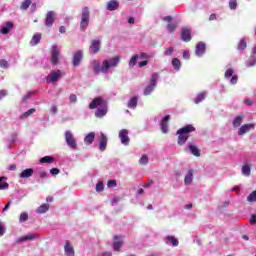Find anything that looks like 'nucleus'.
I'll use <instances>...</instances> for the list:
<instances>
[{"label": "nucleus", "instance_id": "f257e3e1", "mask_svg": "<svg viewBox=\"0 0 256 256\" xmlns=\"http://www.w3.org/2000/svg\"><path fill=\"white\" fill-rule=\"evenodd\" d=\"M119 63H121V58L115 56L103 60L102 64L99 60H92L90 61L89 67L92 69L94 75H99V73H109V69H115Z\"/></svg>", "mask_w": 256, "mask_h": 256}, {"label": "nucleus", "instance_id": "f03ea898", "mask_svg": "<svg viewBox=\"0 0 256 256\" xmlns=\"http://www.w3.org/2000/svg\"><path fill=\"white\" fill-rule=\"evenodd\" d=\"M89 109H96L95 117L101 119L107 115L109 106L103 97H96L92 100V103L89 104Z\"/></svg>", "mask_w": 256, "mask_h": 256}, {"label": "nucleus", "instance_id": "7ed1b4c3", "mask_svg": "<svg viewBox=\"0 0 256 256\" xmlns=\"http://www.w3.org/2000/svg\"><path fill=\"white\" fill-rule=\"evenodd\" d=\"M91 19V11L89 10V7L82 8L81 12V18H80V31H87V28L89 27V21Z\"/></svg>", "mask_w": 256, "mask_h": 256}, {"label": "nucleus", "instance_id": "20e7f679", "mask_svg": "<svg viewBox=\"0 0 256 256\" xmlns=\"http://www.w3.org/2000/svg\"><path fill=\"white\" fill-rule=\"evenodd\" d=\"M159 80V74L158 73H153L151 77L149 78V83L148 85L144 88L143 90V95L145 97L151 95L157 87V81Z\"/></svg>", "mask_w": 256, "mask_h": 256}, {"label": "nucleus", "instance_id": "39448f33", "mask_svg": "<svg viewBox=\"0 0 256 256\" xmlns=\"http://www.w3.org/2000/svg\"><path fill=\"white\" fill-rule=\"evenodd\" d=\"M64 139L66 141V145L70 148L76 151L77 149V140L75 139V136L73 135V132L71 130H67L64 134Z\"/></svg>", "mask_w": 256, "mask_h": 256}, {"label": "nucleus", "instance_id": "423d86ee", "mask_svg": "<svg viewBox=\"0 0 256 256\" xmlns=\"http://www.w3.org/2000/svg\"><path fill=\"white\" fill-rule=\"evenodd\" d=\"M63 75H65V73H63V71L54 70V71L50 72V74H48V76L46 77V82L47 83H57V81H59V79H61V77H63Z\"/></svg>", "mask_w": 256, "mask_h": 256}, {"label": "nucleus", "instance_id": "0eeeda50", "mask_svg": "<svg viewBox=\"0 0 256 256\" xmlns=\"http://www.w3.org/2000/svg\"><path fill=\"white\" fill-rule=\"evenodd\" d=\"M235 70L233 68H228L225 71L224 78L230 79V85H237V82L239 81V76L237 74H234Z\"/></svg>", "mask_w": 256, "mask_h": 256}, {"label": "nucleus", "instance_id": "6e6552de", "mask_svg": "<svg viewBox=\"0 0 256 256\" xmlns=\"http://www.w3.org/2000/svg\"><path fill=\"white\" fill-rule=\"evenodd\" d=\"M59 57H61V51L59 50V46L53 45L51 51V63L52 65H59Z\"/></svg>", "mask_w": 256, "mask_h": 256}, {"label": "nucleus", "instance_id": "1a4fd4ad", "mask_svg": "<svg viewBox=\"0 0 256 256\" xmlns=\"http://www.w3.org/2000/svg\"><path fill=\"white\" fill-rule=\"evenodd\" d=\"M253 130H255L254 123L244 124V125L240 126V128L238 129V135H239V137H243V135H245Z\"/></svg>", "mask_w": 256, "mask_h": 256}, {"label": "nucleus", "instance_id": "9d476101", "mask_svg": "<svg viewBox=\"0 0 256 256\" xmlns=\"http://www.w3.org/2000/svg\"><path fill=\"white\" fill-rule=\"evenodd\" d=\"M119 139L122 145H125V147H127V145H129V143L131 142V138H129V131L127 129L120 130Z\"/></svg>", "mask_w": 256, "mask_h": 256}, {"label": "nucleus", "instance_id": "9b49d317", "mask_svg": "<svg viewBox=\"0 0 256 256\" xmlns=\"http://www.w3.org/2000/svg\"><path fill=\"white\" fill-rule=\"evenodd\" d=\"M81 61H83V50H77L73 55L72 64L74 67H79Z\"/></svg>", "mask_w": 256, "mask_h": 256}, {"label": "nucleus", "instance_id": "f8f14e48", "mask_svg": "<svg viewBox=\"0 0 256 256\" xmlns=\"http://www.w3.org/2000/svg\"><path fill=\"white\" fill-rule=\"evenodd\" d=\"M99 51H101V40L99 39L92 40L90 45V53L92 55H97Z\"/></svg>", "mask_w": 256, "mask_h": 256}, {"label": "nucleus", "instance_id": "ddd939ff", "mask_svg": "<svg viewBox=\"0 0 256 256\" xmlns=\"http://www.w3.org/2000/svg\"><path fill=\"white\" fill-rule=\"evenodd\" d=\"M171 120L170 115H166L162 118L160 122V128L162 133H169V121Z\"/></svg>", "mask_w": 256, "mask_h": 256}, {"label": "nucleus", "instance_id": "4468645a", "mask_svg": "<svg viewBox=\"0 0 256 256\" xmlns=\"http://www.w3.org/2000/svg\"><path fill=\"white\" fill-rule=\"evenodd\" d=\"M206 50L207 45L204 42H198L195 48L196 57H203Z\"/></svg>", "mask_w": 256, "mask_h": 256}, {"label": "nucleus", "instance_id": "2eb2a0df", "mask_svg": "<svg viewBox=\"0 0 256 256\" xmlns=\"http://www.w3.org/2000/svg\"><path fill=\"white\" fill-rule=\"evenodd\" d=\"M53 23H55V11L50 10L46 14L45 25L46 27H53Z\"/></svg>", "mask_w": 256, "mask_h": 256}, {"label": "nucleus", "instance_id": "dca6fc26", "mask_svg": "<svg viewBox=\"0 0 256 256\" xmlns=\"http://www.w3.org/2000/svg\"><path fill=\"white\" fill-rule=\"evenodd\" d=\"M181 39L185 43H189V41H191V30H190V28H187V27L182 28Z\"/></svg>", "mask_w": 256, "mask_h": 256}, {"label": "nucleus", "instance_id": "f3484780", "mask_svg": "<svg viewBox=\"0 0 256 256\" xmlns=\"http://www.w3.org/2000/svg\"><path fill=\"white\" fill-rule=\"evenodd\" d=\"M166 245H172V247H179V240L175 236L168 235L164 238Z\"/></svg>", "mask_w": 256, "mask_h": 256}, {"label": "nucleus", "instance_id": "a211bd4d", "mask_svg": "<svg viewBox=\"0 0 256 256\" xmlns=\"http://www.w3.org/2000/svg\"><path fill=\"white\" fill-rule=\"evenodd\" d=\"M13 27H15L13 22H6V24L4 26H2L0 33L2 35H9V33H11V30L13 29Z\"/></svg>", "mask_w": 256, "mask_h": 256}, {"label": "nucleus", "instance_id": "6ab92c4d", "mask_svg": "<svg viewBox=\"0 0 256 256\" xmlns=\"http://www.w3.org/2000/svg\"><path fill=\"white\" fill-rule=\"evenodd\" d=\"M207 91L200 92L196 95V97L193 99L195 105H199V103H203L205 99H207Z\"/></svg>", "mask_w": 256, "mask_h": 256}, {"label": "nucleus", "instance_id": "aec40b11", "mask_svg": "<svg viewBox=\"0 0 256 256\" xmlns=\"http://www.w3.org/2000/svg\"><path fill=\"white\" fill-rule=\"evenodd\" d=\"M35 239H39V235L37 234H27L23 237H20L16 240V243H23V241H33Z\"/></svg>", "mask_w": 256, "mask_h": 256}, {"label": "nucleus", "instance_id": "412c9836", "mask_svg": "<svg viewBox=\"0 0 256 256\" xmlns=\"http://www.w3.org/2000/svg\"><path fill=\"white\" fill-rule=\"evenodd\" d=\"M99 149L101 151H105V149H107V136L103 134V132L100 133L99 137Z\"/></svg>", "mask_w": 256, "mask_h": 256}, {"label": "nucleus", "instance_id": "4be33fe9", "mask_svg": "<svg viewBox=\"0 0 256 256\" xmlns=\"http://www.w3.org/2000/svg\"><path fill=\"white\" fill-rule=\"evenodd\" d=\"M193 131H195V128L193 127V125L188 124V125L180 128L176 133H182L186 136H189V133H193Z\"/></svg>", "mask_w": 256, "mask_h": 256}, {"label": "nucleus", "instance_id": "5701e85b", "mask_svg": "<svg viewBox=\"0 0 256 256\" xmlns=\"http://www.w3.org/2000/svg\"><path fill=\"white\" fill-rule=\"evenodd\" d=\"M64 253L67 256H75V249H73L71 242L66 241L65 246H64Z\"/></svg>", "mask_w": 256, "mask_h": 256}, {"label": "nucleus", "instance_id": "b1692460", "mask_svg": "<svg viewBox=\"0 0 256 256\" xmlns=\"http://www.w3.org/2000/svg\"><path fill=\"white\" fill-rule=\"evenodd\" d=\"M123 245V238L119 236L114 237V242H113V249L114 251H119Z\"/></svg>", "mask_w": 256, "mask_h": 256}, {"label": "nucleus", "instance_id": "393cba45", "mask_svg": "<svg viewBox=\"0 0 256 256\" xmlns=\"http://www.w3.org/2000/svg\"><path fill=\"white\" fill-rule=\"evenodd\" d=\"M34 173L33 168H28L23 170L20 174L19 177L20 179H29V177H32Z\"/></svg>", "mask_w": 256, "mask_h": 256}, {"label": "nucleus", "instance_id": "a878e982", "mask_svg": "<svg viewBox=\"0 0 256 256\" xmlns=\"http://www.w3.org/2000/svg\"><path fill=\"white\" fill-rule=\"evenodd\" d=\"M137 103H139V97L133 96L128 101V104H127L128 109H137Z\"/></svg>", "mask_w": 256, "mask_h": 256}, {"label": "nucleus", "instance_id": "bb28decb", "mask_svg": "<svg viewBox=\"0 0 256 256\" xmlns=\"http://www.w3.org/2000/svg\"><path fill=\"white\" fill-rule=\"evenodd\" d=\"M187 149L192 155H194V157H201V150H199L197 146L190 144L188 145Z\"/></svg>", "mask_w": 256, "mask_h": 256}, {"label": "nucleus", "instance_id": "cd10ccee", "mask_svg": "<svg viewBox=\"0 0 256 256\" xmlns=\"http://www.w3.org/2000/svg\"><path fill=\"white\" fill-rule=\"evenodd\" d=\"M108 11H117L119 9V2L117 0H110L107 3Z\"/></svg>", "mask_w": 256, "mask_h": 256}, {"label": "nucleus", "instance_id": "c85d7f7f", "mask_svg": "<svg viewBox=\"0 0 256 256\" xmlns=\"http://www.w3.org/2000/svg\"><path fill=\"white\" fill-rule=\"evenodd\" d=\"M243 119H244V116H241V115H238L236 116L233 121H232V125L235 129L241 127V125L243 124Z\"/></svg>", "mask_w": 256, "mask_h": 256}, {"label": "nucleus", "instance_id": "c756f323", "mask_svg": "<svg viewBox=\"0 0 256 256\" xmlns=\"http://www.w3.org/2000/svg\"><path fill=\"white\" fill-rule=\"evenodd\" d=\"M256 65V55L251 54V56L246 60L245 66L248 68L255 67Z\"/></svg>", "mask_w": 256, "mask_h": 256}, {"label": "nucleus", "instance_id": "7c9ffc66", "mask_svg": "<svg viewBox=\"0 0 256 256\" xmlns=\"http://www.w3.org/2000/svg\"><path fill=\"white\" fill-rule=\"evenodd\" d=\"M9 189V183H7V177H0V191H7Z\"/></svg>", "mask_w": 256, "mask_h": 256}, {"label": "nucleus", "instance_id": "2f4dec72", "mask_svg": "<svg viewBox=\"0 0 256 256\" xmlns=\"http://www.w3.org/2000/svg\"><path fill=\"white\" fill-rule=\"evenodd\" d=\"M242 175L244 177H249L251 175V164L244 163V165L242 166Z\"/></svg>", "mask_w": 256, "mask_h": 256}, {"label": "nucleus", "instance_id": "473e14b6", "mask_svg": "<svg viewBox=\"0 0 256 256\" xmlns=\"http://www.w3.org/2000/svg\"><path fill=\"white\" fill-rule=\"evenodd\" d=\"M95 141V132L88 133L84 138L85 145H91Z\"/></svg>", "mask_w": 256, "mask_h": 256}, {"label": "nucleus", "instance_id": "72a5a7b5", "mask_svg": "<svg viewBox=\"0 0 256 256\" xmlns=\"http://www.w3.org/2000/svg\"><path fill=\"white\" fill-rule=\"evenodd\" d=\"M185 185H191L193 183V170H189L184 178Z\"/></svg>", "mask_w": 256, "mask_h": 256}, {"label": "nucleus", "instance_id": "f704fd0d", "mask_svg": "<svg viewBox=\"0 0 256 256\" xmlns=\"http://www.w3.org/2000/svg\"><path fill=\"white\" fill-rule=\"evenodd\" d=\"M41 42V33H36L33 35L31 41H30V45H32V47H34V45H39V43Z\"/></svg>", "mask_w": 256, "mask_h": 256}, {"label": "nucleus", "instance_id": "c9c22d12", "mask_svg": "<svg viewBox=\"0 0 256 256\" xmlns=\"http://www.w3.org/2000/svg\"><path fill=\"white\" fill-rule=\"evenodd\" d=\"M35 108H31L29 109L28 111L24 112L22 115L19 116V119L20 120H25L27 119L28 117H31V115H33V113H35Z\"/></svg>", "mask_w": 256, "mask_h": 256}, {"label": "nucleus", "instance_id": "e433bc0d", "mask_svg": "<svg viewBox=\"0 0 256 256\" xmlns=\"http://www.w3.org/2000/svg\"><path fill=\"white\" fill-rule=\"evenodd\" d=\"M49 211V204H42L37 208L36 213L39 215H43V213H47Z\"/></svg>", "mask_w": 256, "mask_h": 256}, {"label": "nucleus", "instance_id": "4c0bfd02", "mask_svg": "<svg viewBox=\"0 0 256 256\" xmlns=\"http://www.w3.org/2000/svg\"><path fill=\"white\" fill-rule=\"evenodd\" d=\"M173 69L176 71H181V60L179 58L172 59Z\"/></svg>", "mask_w": 256, "mask_h": 256}, {"label": "nucleus", "instance_id": "58836bf2", "mask_svg": "<svg viewBox=\"0 0 256 256\" xmlns=\"http://www.w3.org/2000/svg\"><path fill=\"white\" fill-rule=\"evenodd\" d=\"M178 136V145H183L184 143H187V139H189V136H186V134L183 133H177Z\"/></svg>", "mask_w": 256, "mask_h": 256}, {"label": "nucleus", "instance_id": "ea45409f", "mask_svg": "<svg viewBox=\"0 0 256 256\" xmlns=\"http://www.w3.org/2000/svg\"><path fill=\"white\" fill-rule=\"evenodd\" d=\"M238 51H245L247 49V41L245 38H242L237 46Z\"/></svg>", "mask_w": 256, "mask_h": 256}, {"label": "nucleus", "instance_id": "a19ab883", "mask_svg": "<svg viewBox=\"0 0 256 256\" xmlns=\"http://www.w3.org/2000/svg\"><path fill=\"white\" fill-rule=\"evenodd\" d=\"M55 162V158L53 156H44L40 159V163H54Z\"/></svg>", "mask_w": 256, "mask_h": 256}, {"label": "nucleus", "instance_id": "79ce46f5", "mask_svg": "<svg viewBox=\"0 0 256 256\" xmlns=\"http://www.w3.org/2000/svg\"><path fill=\"white\" fill-rule=\"evenodd\" d=\"M139 59V56L137 54L133 55L132 58L129 61V67L130 69H133V67H135V65H137V61Z\"/></svg>", "mask_w": 256, "mask_h": 256}, {"label": "nucleus", "instance_id": "37998d69", "mask_svg": "<svg viewBox=\"0 0 256 256\" xmlns=\"http://www.w3.org/2000/svg\"><path fill=\"white\" fill-rule=\"evenodd\" d=\"M139 164L140 165H148L149 164V156H147V154L142 155L139 159Z\"/></svg>", "mask_w": 256, "mask_h": 256}, {"label": "nucleus", "instance_id": "c03bdc74", "mask_svg": "<svg viewBox=\"0 0 256 256\" xmlns=\"http://www.w3.org/2000/svg\"><path fill=\"white\" fill-rule=\"evenodd\" d=\"M29 7H31V0H24L20 6V9H22V11H27Z\"/></svg>", "mask_w": 256, "mask_h": 256}, {"label": "nucleus", "instance_id": "a18cd8bd", "mask_svg": "<svg viewBox=\"0 0 256 256\" xmlns=\"http://www.w3.org/2000/svg\"><path fill=\"white\" fill-rule=\"evenodd\" d=\"M29 220V214L27 212H22L19 217V223H25Z\"/></svg>", "mask_w": 256, "mask_h": 256}, {"label": "nucleus", "instance_id": "49530a36", "mask_svg": "<svg viewBox=\"0 0 256 256\" xmlns=\"http://www.w3.org/2000/svg\"><path fill=\"white\" fill-rule=\"evenodd\" d=\"M228 5H229V9H231V11H235L237 9V0H228Z\"/></svg>", "mask_w": 256, "mask_h": 256}, {"label": "nucleus", "instance_id": "de8ad7c7", "mask_svg": "<svg viewBox=\"0 0 256 256\" xmlns=\"http://www.w3.org/2000/svg\"><path fill=\"white\" fill-rule=\"evenodd\" d=\"M247 201H249V203L256 202V190L249 194V196L247 197Z\"/></svg>", "mask_w": 256, "mask_h": 256}, {"label": "nucleus", "instance_id": "09e8293b", "mask_svg": "<svg viewBox=\"0 0 256 256\" xmlns=\"http://www.w3.org/2000/svg\"><path fill=\"white\" fill-rule=\"evenodd\" d=\"M175 29H177V24H175V23H168V25H167V31L169 32V33H173L174 31H175Z\"/></svg>", "mask_w": 256, "mask_h": 256}, {"label": "nucleus", "instance_id": "8fccbe9b", "mask_svg": "<svg viewBox=\"0 0 256 256\" xmlns=\"http://www.w3.org/2000/svg\"><path fill=\"white\" fill-rule=\"evenodd\" d=\"M173 53H175V48L173 47H169L164 51V55L166 57H171V55H173Z\"/></svg>", "mask_w": 256, "mask_h": 256}, {"label": "nucleus", "instance_id": "3c124183", "mask_svg": "<svg viewBox=\"0 0 256 256\" xmlns=\"http://www.w3.org/2000/svg\"><path fill=\"white\" fill-rule=\"evenodd\" d=\"M31 97H33V92L29 91L26 95H24L22 97V102L27 103V101H29V99H31Z\"/></svg>", "mask_w": 256, "mask_h": 256}, {"label": "nucleus", "instance_id": "603ef678", "mask_svg": "<svg viewBox=\"0 0 256 256\" xmlns=\"http://www.w3.org/2000/svg\"><path fill=\"white\" fill-rule=\"evenodd\" d=\"M7 231V228H5V224L3 221L0 220V237H3Z\"/></svg>", "mask_w": 256, "mask_h": 256}, {"label": "nucleus", "instance_id": "864d4df0", "mask_svg": "<svg viewBox=\"0 0 256 256\" xmlns=\"http://www.w3.org/2000/svg\"><path fill=\"white\" fill-rule=\"evenodd\" d=\"M1 69H9V62L5 59L0 60Z\"/></svg>", "mask_w": 256, "mask_h": 256}, {"label": "nucleus", "instance_id": "5fc2aeb1", "mask_svg": "<svg viewBox=\"0 0 256 256\" xmlns=\"http://www.w3.org/2000/svg\"><path fill=\"white\" fill-rule=\"evenodd\" d=\"M103 189H105V185L103 184V182H98L96 184V191H97V193H101V191H103Z\"/></svg>", "mask_w": 256, "mask_h": 256}, {"label": "nucleus", "instance_id": "6e6d98bb", "mask_svg": "<svg viewBox=\"0 0 256 256\" xmlns=\"http://www.w3.org/2000/svg\"><path fill=\"white\" fill-rule=\"evenodd\" d=\"M13 202L10 200L8 201V203L4 206V208L2 209V215H5V213H7V211H9V207H11V204Z\"/></svg>", "mask_w": 256, "mask_h": 256}, {"label": "nucleus", "instance_id": "4d7b16f0", "mask_svg": "<svg viewBox=\"0 0 256 256\" xmlns=\"http://www.w3.org/2000/svg\"><path fill=\"white\" fill-rule=\"evenodd\" d=\"M244 105H246L247 107H252V105L255 103L253 100L249 99V98H245L243 101Z\"/></svg>", "mask_w": 256, "mask_h": 256}, {"label": "nucleus", "instance_id": "13d9d810", "mask_svg": "<svg viewBox=\"0 0 256 256\" xmlns=\"http://www.w3.org/2000/svg\"><path fill=\"white\" fill-rule=\"evenodd\" d=\"M69 101H70V103H77V95L70 94Z\"/></svg>", "mask_w": 256, "mask_h": 256}, {"label": "nucleus", "instance_id": "bf43d9fd", "mask_svg": "<svg viewBox=\"0 0 256 256\" xmlns=\"http://www.w3.org/2000/svg\"><path fill=\"white\" fill-rule=\"evenodd\" d=\"M59 173H60L59 168H52V169L50 170V174H51V175H59Z\"/></svg>", "mask_w": 256, "mask_h": 256}, {"label": "nucleus", "instance_id": "052dcab7", "mask_svg": "<svg viewBox=\"0 0 256 256\" xmlns=\"http://www.w3.org/2000/svg\"><path fill=\"white\" fill-rule=\"evenodd\" d=\"M107 185L108 187H117V182L115 180H109Z\"/></svg>", "mask_w": 256, "mask_h": 256}, {"label": "nucleus", "instance_id": "680f3d73", "mask_svg": "<svg viewBox=\"0 0 256 256\" xmlns=\"http://www.w3.org/2000/svg\"><path fill=\"white\" fill-rule=\"evenodd\" d=\"M47 176H48L47 172H45V171L39 172L40 179H47Z\"/></svg>", "mask_w": 256, "mask_h": 256}, {"label": "nucleus", "instance_id": "e2e57ef3", "mask_svg": "<svg viewBox=\"0 0 256 256\" xmlns=\"http://www.w3.org/2000/svg\"><path fill=\"white\" fill-rule=\"evenodd\" d=\"M57 111H58L57 106L53 105L51 107L50 113H52V115H57Z\"/></svg>", "mask_w": 256, "mask_h": 256}, {"label": "nucleus", "instance_id": "0e129e2a", "mask_svg": "<svg viewBox=\"0 0 256 256\" xmlns=\"http://www.w3.org/2000/svg\"><path fill=\"white\" fill-rule=\"evenodd\" d=\"M138 57L140 59H149V54L142 52Z\"/></svg>", "mask_w": 256, "mask_h": 256}, {"label": "nucleus", "instance_id": "69168bd1", "mask_svg": "<svg viewBox=\"0 0 256 256\" xmlns=\"http://www.w3.org/2000/svg\"><path fill=\"white\" fill-rule=\"evenodd\" d=\"M250 223H252L253 225H256V215L255 214H253L251 216Z\"/></svg>", "mask_w": 256, "mask_h": 256}, {"label": "nucleus", "instance_id": "338daca9", "mask_svg": "<svg viewBox=\"0 0 256 256\" xmlns=\"http://www.w3.org/2000/svg\"><path fill=\"white\" fill-rule=\"evenodd\" d=\"M189 57H190L189 51L185 50L183 52V59H189Z\"/></svg>", "mask_w": 256, "mask_h": 256}, {"label": "nucleus", "instance_id": "774afa93", "mask_svg": "<svg viewBox=\"0 0 256 256\" xmlns=\"http://www.w3.org/2000/svg\"><path fill=\"white\" fill-rule=\"evenodd\" d=\"M97 256H113L111 252H103L101 254H98Z\"/></svg>", "mask_w": 256, "mask_h": 256}]
</instances>
